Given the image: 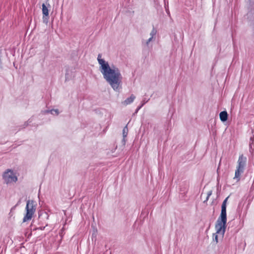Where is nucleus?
Segmentation results:
<instances>
[{"label": "nucleus", "mask_w": 254, "mask_h": 254, "mask_svg": "<svg viewBox=\"0 0 254 254\" xmlns=\"http://www.w3.org/2000/svg\"><path fill=\"white\" fill-rule=\"evenodd\" d=\"M97 61L100 65V71L106 82L115 91H119L122 87L123 77L120 69L113 64L111 66L108 62L102 59L99 54Z\"/></svg>", "instance_id": "nucleus-1"}, {"label": "nucleus", "mask_w": 254, "mask_h": 254, "mask_svg": "<svg viewBox=\"0 0 254 254\" xmlns=\"http://www.w3.org/2000/svg\"><path fill=\"white\" fill-rule=\"evenodd\" d=\"M44 114L50 113V110H45L44 111Z\"/></svg>", "instance_id": "nucleus-22"}, {"label": "nucleus", "mask_w": 254, "mask_h": 254, "mask_svg": "<svg viewBox=\"0 0 254 254\" xmlns=\"http://www.w3.org/2000/svg\"><path fill=\"white\" fill-rule=\"evenodd\" d=\"M156 33L157 30L154 27H153L150 33V37H152L153 38H155Z\"/></svg>", "instance_id": "nucleus-11"}, {"label": "nucleus", "mask_w": 254, "mask_h": 254, "mask_svg": "<svg viewBox=\"0 0 254 254\" xmlns=\"http://www.w3.org/2000/svg\"><path fill=\"white\" fill-rule=\"evenodd\" d=\"M144 104H141L140 106H138L137 108L135 110V113L138 112V111L143 107Z\"/></svg>", "instance_id": "nucleus-18"}, {"label": "nucleus", "mask_w": 254, "mask_h": 254, "mask_svg": "<svg viewBox=\"0 0 254 254\" xmlns=\"http://www.w3.org/2000/svg\"><path fill=\"white\" fill-rule=\"evenodd\" d=\"M32 118L29 119L27 122L25 123V124L24 125V127H27V126H28L29 125V124L32 122Z\"/></svg>", "instance_id": "nucleus-17"}, {"label": "nucleus", "mask_w": 254, "mask_h": 254, "mask_svg": "<svg viewBox=\"0 0 254 254\" xmlns=\"http://www.w3.org/2000/svg\"><path fill=\"white\" fill-rule=\"evenodd\" d=\"M45 228V227H40L38 228V229L43 230Z\"/></svg>", "instance_id": "nucleus-25"}, {"label": "nucleus", "mask_w": 254, "mask_h": 254, "mask_svg": "<svg viewBox=\"0 0 254 254\" xmlns=\"http://www.w3.org/2000/svg\"><path fill=\"white\" fill-rule=\"evenodd\" d=\"M216 229L217 230L216 228ZM217 234L221 235L222 236V238H223V237H224V236H222V235L221 233L218 234V233H217V232H216V233L213 234V240L214 241H215L216 242V243H218V236Z\"/></svg>", "instance_id": "nucleus-9"}, {"label": "nucleus", "mask_w": 254, "mask_h": 254, "mask_svg": "<svg viewBox=\"0 0 254 254\" xmlns=\"http://www.w3.org/2000/svg\"><path fill=\"white\" fill-rule=\"evenodd\" d=\"M165 8L167 14L169 16H170V11H169V10L168 4H167V5H166V4H165Z\"/></svg>", "instance_id": "nucleus-14"}, {"label": "nucleus", "mask_w": 254, "mask_h": 254, "mask_svg": "<svg viewBox=\"0 0 254 254\" xmlns=\"http://www.w3.org/2000/svg\"><path fill=\"white\" fill-rule=\"evenodd\" d=\"M209 198V197L207 196L206 199L204 201V202H205L206 201H207L208 200Z\"/></svg>", "instance_id": "nucleus-26"}, {"label": "nucleus", "mask_w": 254, "mask_h": 254, "mask_svg": "<svg viewBox=\"0 0 254 254\" xmlns=\"http://www.w3.org/2000/svg\"><path fill=\"white\" fill-rule=\"evenodd\" d=\"M50 113L52 115H58L59 114V111L58 109H52L50 110Z\"/></svg>", "instance_id": "nucleus-12"}, {"label": "nucleus", "mask_w": 254, "mask_h": 254, "mask_svg": "<svg viewBox=\"0 0 254 254\" xmlns=\"http://www.w3.org/2000/svg\"><path fill=\"white\" fill-rule=\"evenodd\" d=\"M16 206H14V207H12L11 209V210H13V209H14V208H15Z\"/></svg>", "instance_id": "nucleus-27"}, {"label": "nucleus", "mask_w": 254, "mask_h": 254, "mask_svg": "<svg viewBox=\"0 0 254 254\" xmlns=\"http://www.w3.org/2000/svg\"><path fill=\"white\" fill-rule=\"evenodd\" d=\"M43 214H44L45 217H46L47 219H48L49 216L46 212H44V213Z\"/></svg>", "instance_id": "nucleus-21"}, {"label": "nucleus", "mask_w": 254, "mask_h": 254, "mask_svg": "<svg viewBox=\"0 0 254 254\" xmlns=\"http://www.w3.org/2000/svg\"><path fill=\"white\" fill-rule=\"evenodd\" d=\"M153 38L152 37H150L146 42L145 45L147 47H149L150 42L152 40Z\"/></svg>", "instance_id": "nucleus-15"}, {"label": "nucleus", "mask_w": 254, "mask_h": 254, "mask_svg": "<svg viewBox=\"0 0 254 254\" xmlns=\"http://www.w3.org/2000/svg\"><path fill=\"white\" fill-rule=\"evenodd\" d=\"M128 133V128L127 127V125L123 129V136L124 138H126Z\"/></svg>", "instance_id": "nucleus-10"}, {"label": "nucleus", "mask_w": 254, "mask_h": 254, "mask_svg": "<svg viewBox=\"0 0 254 254\" xmlns=\"http://www.w3.org/2000/svg\"><path fill=\"white\" fill-rule=\"evenodd\" d=\"M254 138L253 137H251L250 138V142H253L254 143Z\"/></svg>", "instance_id": "nucleus-24"}, {"label": "nucleus", "mask_w": 254, "mask_h": 254, "mask_svg": "<svg viewBox=\"0 0 254 254\" xmlns=\"http://www.w3.org/2000/svg\"><path fill=\"white\" fill-rule=\"evenodd\" d=\"M146 102H142V104H144H144H145V103H146Z\"/></svg>", "instance_id": "nucleus-28"}, {"label": "nucleus", "mask_w": 254, "mask_h": 254, "mask_svg": "<svg viewBox=\"0 0 254 254\" xmlns=\"http://www.w3.org/2000/svg\"><path fill=\"white\" fill-rule=\"evenodd\" d=\"M228 198L229 196L227 197L223 201L221 205L220 215L218 217L215 224V228L217 229V233H221L222 236L224 235L227 227L226 203Z\"/></svg>", "instance_id": "nucleus-2"}, {"label": "nucleus", "mask_w": 254, "mask_h": 254, "mask_svg": "<svg viewBox=\"0 0 254 254\" xmlns=\"http://www.w3.org/2000/svg\"><path fill=\"white\" fill-rule=\"evenodd\" d=\"M250 1L252 0H249Z\"/></svg>", "instance_id": "nucleus-29"}, {"label": "nucleus", "mask_w": 254, "mask_h": 254, "mask_svg": "<svg viewBox=\"0 0 254 254\" xmlns=\"http://www.w3.org/2000/svg\"><path fill=\"white\" fill-rule=\"evenodd\" d=\"M1 54H2V50L1 49H0V67L1 66V64H2L1 60Z\"/></svg>", "instance_id": "nucleus-19"}, {"label": "nucleus", "mask_w": 254, "mask_h": 254, "mask_svg": "<svg viewBox=\"0 0 254 254\" xmlns=\"http://www.w3.org/2000/svg\"><path fill=\"white\" fill-rule=\"evenodd\" d=\"M135 98V96L133 94H131L129 97L127 98L123 102L125 105H127L131 104L134 101Z\"/></svg>", "instance_id": "nucleus-8"}, {"label": "nucleus", "mask_w": 254, "mask_h": 254, "mask_svg": "<svg viewBox=\"0 0 254 254\" xmlns=\"http://www.w3.org/2000/svg\"><path fill=\"white\" fill-rule=\"evenodd\" d=\"M126 140L125 138H124V137H123V139H122V142H123V144H124V145L125 144V143H126Z\"/></svg>", "instance_id": "nucleus-23"}, {"label": "nucleus", "mask_w": 254, "mask_h": 254, "mask_svg": "<svg viewBox=\"0 0 254 254\" xmlns=\"http://www.w3.org/2000/svg\"><path fill=\"white\" fill-rule=\"evenodd\" d=\"M252 14L254 16V9L253 11L252 10H250L248 13V18H250L251 15Z\"/></svg>", "instance_id": "nucleus-16"}, {"label": "nucleus", "mask_w": 254, "mask_h": 254, "mask_svg": "<svg viewBox=\"0 0 254 254\" xmlns=\"http://www.w3.org/2000/svg\"><path fill=\"white\" fill-rule=\"evenodd\" d=\"M2 179L7 185L15 183L17 181L15 174L10 169H7L3 173Z\"/></svg>", "instance_id": "nucleus-5"}, {"label": "nucleus", "mask_w": 254, "mask_h": 254, "mask_svg": "<svg viewBox=\"0 0 254 254\" xmlns=\"http://www.w3.org/2000/svg\"><path fill=\"white\" fill-rule=\"evenodd\" d=\"M42 11L43 14V22L47 24L49 19V8L51 5L49 3H43L42 5Z\"/></svg>", "instance_id": "nucleus-6"}, {"label": "nucleus", "mask_w": 254, "mask_h": 254, "mask_svg": "<svg viewBox=\"0 0 254 254\" xmlns=\"http://www.w3.org/2000/svg\"><path fill=\"white\" fill-rule=\"evenodd\" d=\"M219 117L220 120L223 122H226L228 119V114L225 111H222L220 113Z\"/></svg>", "instance_id": "nucleus-7"}, {"label": "nucleus", "mask_w": 254, "mask_h": 254, "mask_svg": "<svg viewBox=\"0 0 254 254\" xmlns=\"http://www.w3.org/2000/svg\"><path fill=\"white\" fill-rule=\"evenodd\" d=\"M36 203L33 200H28L26 201V214L23 219V222H25L30 220L33 214L35 213L36 209Z\"/></svg>", "instance_id": "nucleus-3"}, {"label": "nucleus", "mask_w": 254, "mask_h": 254, "mask_svg": "<svg viewBox=\"0 0 254 254\" xmlns=\"http://www.w3.org/2000/svg\"><path fill=\"white\" fill-rule=\"evenodd\" d=\"M212 193V191L209 190L207 192V196H208V197H210V195H211Z\"/></svg>", "instance_id": "nucleus-20"}, {"label": "nucleus", "mask_w": 254, "mask_h": 254, "mask_svg": "<svg viewBox=\"0 0 254 254\" xmlns=\"http://www.w3.org/2000/svg\"><path fill=\"white\" fill-rule=\"evenodd\" d=\"M254 143L250 142L249 148H250V151L251 152H253L254 150Z\"/></svg>", "instance_id": "nucleus-13"}, {"label": "nucleus", "mask_w": 254, "mask_h": 254, "mask_svg": "<svg viewBox=\"0 0 254 254\" xmlns=\"http://www.w3.org/2000/svg\"><path fill=\"white\" fill-rule=\"evenodd\" d=\"M246 162L247 158L243 154L240 155L238 161L237 169L235 171V177L234 178V179H236L238 181L240 180L241 175L244 173L246 165Z\"/></svg>", "instance_id": "nucleus-4"}]
</instances>
